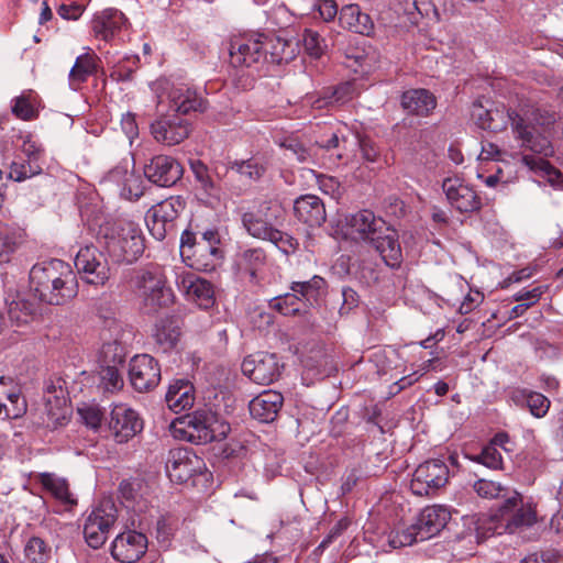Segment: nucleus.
Wrapping results in <instances>:
<instances>
[{"label":"nucleus","mask_w":563,"mask_h":563,"mask_svg":"<svg viewBox=\"0 0 563 563\" xmlns=\"http://www.w3.org/2000/svg\"><path fill=\"white\" fill-rule=\"evenodd\" d=\"M522 163L531 170L545 177L552 187L563 189V174L544 158L523 155Z\"/></svg>","instance_id":"40"},{"label":"nucleus","mask_w":563,"mask_h":563,"mask_svg":"<svg viewBox=\"0 0 563 563\" xmlns=\"http://www.w3.org/2000/svg\"><path fill=\"white\" fill-rule=\"evenodd\" d=\"M45 405L49 416L56 418L59 416L64 417V412L59 413V411L66 409L67 400L62 387L57 389L54 385L47 386L45 393Z\"/></svg>","instance_id":"46"},{"label":"nucleus","mask_w":563,"mask_h":563,"mask_svg":"<svg viewBox=\"0 0 563 563\" xmlns=\"http://www.w3.org/2000/svg\"><path fill=\"white\" fill-rule=\"evenodd\" d=\"M339 22L343 29L356 34L368 36L374 30L371 16L362 12L357 4L344 5L339 13Z\"/></svg>","instance_id":"33"},{"label":"nucleus","mask_w":563,"mask_h":563,"mask_svg":"<svg viewBox=\"0 0 563 563\" xmlns=\"http://www.w3.org/2000/svg\"><path fill=\"white\" fill-rule=\"evenodd\" d=\"M242 373L258 385H269L275 382L282 371V365L275 354L260 352L246 356L242 362Z\"/></svg>","instance_id":"14"},{"label":"nucleus","mask_w":563,"mask_h":563,"mask_svg":"<svg viewBox=\"0 0 563 563\" xmlns=\"http://www.w3.org/2000/svg\"><path fill=\"white\" fill-rule=\"evenodd\" d=\"M24 553L32 563H45L49 558L51 549L41 538L33 537L26 542Z\"/></svg>","instance_id":"49"},{"label":"nucleus","mask_w":563,"mask_h":563,"mask_svg":"<svg viewBox=\"0 0 563 563\" xmlns=\"http://www.w3.org/2000/svg\"><path fill=\"white\" fill-rule=\"evenodd\" d=\"M106 183L118 186L120 195L129 200H136L143 195V180L140 175L125 166H117L108 173Z\"/></svg>","instance_id":"27"},{"label":"nucleus","mask_w":563,"mask_h":563,"mask_svg":"<svg viewBox=\"0 0 563 563\" xmlns=\"http://www.w3.org/2000/svg\"><path fill=\"white\" fill-rule=\"evenodd\" d=\"M451 514L444 506L434 505L424 508L415 527L418 530L420 540H428L437 536L449 522Z\"/></svg>","instance_id":"24"},{"label":"nucleus","mask_w":563,"mask_h":563,"mask_svg":"<svg viewBox=\"0 0 563 563\" xmlns=\"http://www.w3.org/2000/svg\"><path fill=\"white\" fill-rule=\"evenodd\" d=\"M401 107L409 114L427 117L435 109L437 99L427 89H410L402 93Z\"/></svg>","instance_id":"31"},{"label":"nucleus","mask_w":563,"mask_h":563,"mask_svg":"<svg viewBox=\"0 0 563 563\" xmlns=\"http://www.w3.org/2000/svg\"><path fill=\"white\" fill-rule=\"evenodd\" d=\"M284 402V397L275 390H265L250 401L251 416L261 422H273Z\"/></svg>","instance_id":"28"},{"label":"nucleus","mask_w":563,"mask_h":563,"mask_svg":"<svg viewBox=\"0 0 563 563\" xmlns=\"http://www.w3.org/2000/svg\"><path fill=\"white\" fill-rule=\"evenodd\" d=\"M271 208L262 205L257 210L244 212L242 216V224L250 235L255 239L266 240L275 230L273 223L268 219Z\"/></svg>","instance_id":"32"},{"label":"nucleus","mask_w":563,"mask_h":563,"mask_svg":"<svg viewBox=\"0 0 563 563\" xmlns=\"http://www.w3.org/2000/svg\"><path fill=\"white\" fill-rule=\"evenodd\" d=\"M544 292L543 286H537L530 290H520L514 295V300L520 303H529V308L537 303Z\"/></svg>","instance_id":"59"},{"label":"nucleus","mask_w":563,"mask_h":563,"mask_svg":"<svg viewBox=\"0 0 563 563\" xmlns=\"http://www.w3.org/2000/svg\"><path fill=\"white\" fill-rule=\"evenodd\" d=\"M318 10L324 21L333 20L338 14V5L334 0H321Z\"/></svg>","instance_id":"63"},{"label":"nucleus","mask_w":563,"mask_h":563,"mask_svg":"<svg viewBox=\"0 0 563 563\" xmlns=\"http://www.w3.org/2000/svg\"><path fill=\"white\" fill-rule=\"evenodd\" d=\"M118 518V510L112 499H102L89 514L84 526L86 542L92 549L101 548Z\"/></svg>","instance_id":"10"},{"label":"nucleus","mask_w":563,"mask_h":563,"mask_svg":"<svg viewBox=\"0 0 563 563\" xmlns=\"http://www.w3.org/2000/svg\"><path fill=\"white\" fill-rule=\"evenodd\" d=\"M266 265V254L264 250L249 249L238 255L236 266L242 274L251 277V280H257L258 274Z\"/></svg>","instance_id":"36"},{"label":"nucleus","mask_w":563,"mask_h":563,"mask_svg":"<svg viewBox=\"0 0 563 563\" xmlns=\"http://www.w3.org/2000/svg\"><path fill=\"white\" fill-rule=\"evenodd\" d=\"M177 286L184 290L189 300L200 308L208 309L214 303V289L210 282L191 273L181 275L177 279Z\"/></svg>","instance_id":"23"},{"label":"nucleus","mask_w":563,"mask_h":563,"mask_svg":"<svg viewBox=\"0 0 563 563\" xmlns=\"http://www.w3.org/2000/svg\"><path fill=\"white\" fill-rule=\"evenodd\" d=\"M449 481V467L440 459L428 460L415 471L410 483L411 492L417 496H429L445 486Z\"/></svg>","instance_id":"12"},{"label":"nucleus","mask_w":563,"mask_h":563,"mask_svg":"<svg viewBox=\"0 0 563 563\" xmlns=\"http://www.w3.org/2000/svg\"><path fill=\"white\" fill-rule=\"evenodd\" d=\"M472 118L478 128L492 132H501L510 123L514 137L521 148L543 157L554 153L551 136L556 122L555 112L533 107L520 110L506 109L504 106L488 109L475 101Z\"/></svg>","instance_id":"1"},{"label":"nucleus","mask_w":563,"mask_h":563,"mask_svg":"<svg viewBox=\"0 0 563 563\" xmlns=\"http://www.w3.org/2000/svg\"><path fill=\"white\" fill-rule=\"evenodd\" d=\"M75 266L79 273L86 274L89 284L104 285L110 277L109 262L95 246L80 249L75 257Z\"/></svg>","instance_id":"18"},{"label":"nucleus","mask_w":563,"mask_h":563,"mask_svg":"<svg viewBox=\"0 0 563 563\" xmlns=\"http://www.w3.org/2000/svg\"><path fill=\"white\" fill-rule=\"evenodd\" d=\"M476 462L482 463L489 468H500L503 465V456L497 448L487 444L482 452L474 459Z\"/></svg>","instance_id":"55"},{"label":"nucleus","mask_w":563,"mask_h":563,"mask_svg":"<svg viewBox=\"0 0 563 563\" xmlns=\"http://www.w3.org/2000/svg\"><path fill=\"white\" fill-rule=\"evenodd\" d=\"M183 166L174 157L167 155L154 156L144 166L145 177L161 187H172L183 176Z\"/></svg>","instance_id":"19"},{"label":"nucleus","mask_w":563,"mask_h":563,"mask_svg":"<svg viewBox=\"0 0 563 563\" xmlns=\"http://www.w3.org/2000/svg\"><path fill=\"white\" fill-rule=\"evenodd\" d=\"M100 235L108 256L114 263H132L144 252V238L137 223L118 219L100 228Z\"/></svg>","instance_id":"7"},{"label":"nucleus","mask_w":563,"mask_h":563,"mask_svg":"<svg viewBox=\"0 0 563 563\" xmlns=\"http://www.w3.org/2000/svg\"><path fill=\"white\" fill-rule=\"evenodd\" d=\"M98 60V56L91 51L79 55L68 75L69 86L77 89L89 76L93 75L97 71Z\"/></svg>","instance_id":"35"},{"label":"nucleus","mask_w":563,"mask_h":563,"mask_svg":"<svg viewBox=\"0 0 563 563\" xmlns=\"http://www.w3.org/2000/svg\"><path fill=\"white\" fill-rule=\"evenodd\" d=\"M41 173L42 167L34 159H15L10 165L9 177L15 181H23Z\"/></svg>","instance_id":"44"},{"label":"nucleus","mask_w":563,"mask_h":563,"mask_svg":"<svg viewBox=\"0 0 563 563\" xmlns=\"http://www.w3.org/2000/svg\"><path fill=\"white\" fill-rule=\"evenodd\" d=\"M266 62L274 64L289 63L300 52V40L282 35H265Z\"/></svg>","instance_id":"25"},{"label":"nucleus","mask_w":563,"mask_h":563,"mask_svg":"<svg viewBox=\"0 0 563 563\" xmlns=\"http://www.w3.org/2000/svg\"><path fill=\"white\" fill-rule=\"evenodd\" d=\"M78 413L87 427L97 429L101 426L103 415L98 407L86 406L84 408H79Z\"/></svg>","instance_id":"57"},{"label":"nucleus","mask_w":563,"mask_h":563,"mask_svg":"<svg viewBox=\"0 0 563 563\" xmlns=\"http://www.w3.org/2000/svg\"><path fill=\"white\" fill-rule=\"evenodd\" d=\"M31 291L38 300L49 305H63L78 292L76 274L62 260L36 264L30 272Z\"/></svg>","instance_id":"4"},{"label":"nucleus","mask_w":563,"mask_h":563,"mask_svg":"<svg viewBox=\"0 0 563 563\" xmlns=\"http://www.w3.org/2000/svg\"><path fill=\"white\" fill-rule=\"evenodd\" d=\"M129 379L131 386L139 393L154 389L161 380V367L157 361L148 354H139L129 363Z\"/></svg>","instance_id":"15"},{"label":"nucleus","mask_w":563,"mask_h":563,"mask_svg":"<svg viewBox=\"0 0 563 563\" xmlns=\"http://www.w3.org/2000/svg\"><path fill=\"white\" fill-rule=\"evenodd\" d=\"M219 243V233L216 230L205 231L197 243V251L192 255L209 253L212 256H219L220 250L217 247Z\"/></svg>","instance_id":"52"},{"label":"nucleus","mask_w":563,"mask_h":563,"mask_svg":"<svg viewBox=\"0 0 563 563\" xmlns=\"http://www.w3.org/2000/svg\"><path fill=\"white\" fill-rule=\"evenodd\" d=\"M483 296L479 291L468 292L460 306V312L463 314L470 313L482 301Z\"/></svg>","instance_id":"64"},{"label":"nucleus","mask_w":563,"mask_h":563,"mask_svg":"<svg viewBox=\"0 0 563 563\" xmlns=\"http://www.w3.org/2000/svg\"><path fill=\"white\" fill-rule=\"evenodd\" d=\"M84 7L78 3L62 4L57 9V13L65 20H77L81 16Z\"/></svg>","instance_id":"61"},{"label":"nucleus","mask_w":563,"mask_h":563,"mask_svg":"<svg viewBox=\"0 0 563 563\" xmlns=\"http://www.w3.org/2000/svg\"><path fill=\"white\" fill-rule=\"evenodd\" d=\"M265 34L234 37L230 43V65L234 68L251 69L266 62Z\"/></svg>","instance_id":"11"},{"label":"nucleus","mask_w":563,"mask_h":563,"mask_svg":"<svg viewBox=\"0 0 563 563\" xmlns=\"http://www.w3.org/2000/svg\"><path fill=\"white\" fill-rule=\"evenodd\" d=\"M130 284L145 313L155 314L175 302V294L168 285L165 268L161 265L150 264L136 269Z\"/></svg>","instance_id":"6"},{"label":"nucleus","mask_w":563,"mask_h":563,"mask_svg":"<svg viewBox=\"0 0 563 563\" xmlns=\"http://www.w3.org/2000/svg\"><path fill=\"white\" fill-rule=\"evenodd\" d=\"M190 166L197 181L201 185L206 192L211 194V191L214 189V184L209 175L207 166L200 161L191 162Z\"/></svg>","instance_id":"56"},{"label":"nucleus","mask_w":563,"mask_h":563,"mask_svg":"<svg viewBox=\"0 0 563 563\" xmlns=\"http://www.w3.org/2000/svg\"><path fill=\"white\" fill-rule=\"evenodd\" d=\"M146 549L145 534L130 530L117 536L111 545V554L121 563H134L145 554Z\"/></svg>","instance_id":"20"},{"label":"nucleus","mask_w":563,"mask_h":563,"mask_svg":"<svg viewBox=\"0 0 563 563\" xmlns=\"http://www.w3.org/2000/svg\"><path fill=\"white\" fill-rule=\"evenodd\" d=\"M211 413L196 411L191 416L174 421L170 426L174 438L191 443H208L225 438L230 431L227 423L219 424Z\"/></svg>","instance_id":"9"},{"label":"nucleus","mask_w":563,"mask_h":563,"mask_svg":"<svg viewBox=\"0 0 563 563\" xmlns=\"http://www.w3.org/2000/svg\"><path fill=\"white\" fill-rule=\"evenodd\" d=\"M346 143L347 140L343 134L332 133L328 140L314 144L288 137L282 143V146L288 157L295 158L299 163L331 167L338 165L340 159H347Z\"/></svg>","instance_id":"8"},{"label":"nucleus","mask_w":563,"mask_h":563,"mask_svg":"<svg viewBox=\"0 0 563 563\" xmlns=\"http://www.w3.org/2000/svg\"><path fill=\"white\" fill-rule=\"evenodd\" d=\"M324 286L325 280L322 277L314 275L307 282H292L290 290L297 295V297H300L301 303L303 305L305 302L311 303L316 300L319 296V291L324 288Z\"/></svg>","instance_id":"41"},{"label":"nucleus","mask_w":563,"mask_h":563,"mask_svg":"<svg viewBox=\"0 0 563 563\" xmlns=\"http://www.w3.org/2000/svg\"><path fill=\"white\" fill-rule=\"evenodd\" d=\"M40 302L43 301L31 290L8 297L9 320L18 327L30 323L38 312Z\"/></svg>","instance_id":"22"},{"label":"nucleus","mask_w":563,"mask_h":563,"mask_svg":"<svg viewBox=\"0 0 563 563\" xmlns=\"http://www.w3.org/2000/svg\"><path fill=\"white\" fill-rule=\"evenodd\" d=\"M183 202L178 198H168L153 206L146 213L145 220L151 234L162 241L174 231L175 221L183 210Z\"/></svg>","instance_id":"13"},{"label":"nucleus","mask_w":563,"mask_h":563,"mask_svg":"<svg viewBox=\"0 0 563 563\" xmlns=\"http://www.w3.org/2000/svg\"><path fill=\"white\" fill-rule=\"evenodd\" d=\"M180 335V321L175 316H166L155 323L153 338L156 345L163 352H169L175 349Z\"/></svg>","instance_id":"30"},{"label":"nucleus","mask_w":563,"mask_h":563,"mask_svg":"<svg viewBox=\"0 0 563 563\" xmlns=\"http://www.w3.org/2000/svg\"><path fill=\"white\" fill-rule=\"evenodd\" d=\"M301 299L291 290L290 292L277 296L269 301V307L284 316H292L300 311Z\"/></svg>","instance_id":"45"},{"label":"nucleus","mask_w":563,"mask_h":563,"mask_svg":"<svg viewBox=\"0 0 563 563\" xmlns=\"http://www.w3.org/2000/svg\"><path fill=\"white\" fill-rule=\"evenodd\" d=\"M347 233L356 241L371 244L380 255L385 264L391 268L399 267L402 262L401 246L396 230L386 222L364 209L346 219Z\"/></svg>","instance_id":"2"},{"label":"nucleus","mask_w":563,"mask_h":563,"mask_svg":"<svg viewBox=\"0 0 563 563\" xmlns=\"http://www.w3.org/2000/svg\"><path fill=\"white\" fill-rule=\"evenodd\" d=\"M168 98L169 111L151 124V133L158 143L172 146L188 137L189 123L183 115L202 110L203 100L196 90L185 86L172 88Z\"/></svg>","instance_id":"3"},{"label":"nucleus","mask_w":563,"mask_h":563,"mask_svg":"<svg viewBox=\"0 0 563 563\" xmlns=\"http://www.w3.org/2000/svg\"><path fill=\"white\" fill-rule=\"evenodd\" d=\"M12 113L21 120L27 121L36 117V110L27 96L21 95L12 100Z\"/></svg>","instance_id":"53"},{"label":"nucleus","mask_w":563,"mask_h":563,"mask_svg":"<svg viewBox=\"0 0 563 563\" xmlns=\"http://www.w3.org/2000/svg\"><path fill=\"white\" fill-rule=\"evenodd\" d=\"M473 489L481 498H506L512 490L498 482L481 478L473 484Z\"/></svg>","instance_id":"43"},{"label":"nucleus","mask_w":563,"mask_h":563,"mask_svg":"<svg viewBox=\"0 0 563 563\" xmlns=\"http://www.w3.org/2000/svg\"><path fill=\"white\" fill-rule=\"evenodd\" d=\"M231 172L239 175L242 179L256 181L261 179L267 170V161L264 157L253 156L245 161H234L230 165Z\"/></svg>","instance_id":"39"},{"label":"nucleus","mask_w":563,"mask_h":563,"mask_svg":"<svg viewBox=\"0 0 563 563\" xmlns=\"http://www.w3.org/2000/svg\"><path fill=\"white\" fill-rule=\"evenodd\" d=\"M294 212L300 222L309 227H320L327 218L323 201L314 195L297 198L294 203Z\"/></svg>","instance_id":"29"},{"label":"nucleus","mask_w":563,"mask_h":563,"mask_svg":"<svg viewBox=\"0 0 563 563\" xmlns=\"http://www.w3.org/2000/svg\"><path fill=\"white\" fill-rule=\"evenodd\" d=\"M536 521L534 507L512 490L498 509L477 519L476 534L478 539H486L494 534L515 533L533 526Z\"/></svg>","instance_id":"5"},{"label":"nucleus","mask_w":563,"mask_h":563,"mask_svg":"<svg viewBox=\"0 0 563 563\" xmlns=\"http://www.w3.org/2000/svg\"><path fill=\"white\" fill-rule=\"evenodd\" d=\"M346 140H347V143H346V151H347V154H349V157L347 159H340V162L346 164L355 147L358 146L361 152H362V156L365 161L367 162H376L378 156H379V151L377 150V147L375 146V144L367 137H360L358 135H351V137L349 136H345L343 135Z\"/></svg>","instance_id":"42"},{"label":"nucleus","mask_w":563,"mask_h":563,"mask_svg":"<svg viewBox=\"0 0 563 563\" xmlns=\"http://www.w3.org/2000/svg\"><path fill=\"white\" fill-rule=\"evenodd\" d=\"M267 241L272 242L285 255L294 254L299 247V242L294 236L277 229L273 231Z\"/></svg>","instance_id":"51"},{"label":"nucleus","mask_w":563,"mask_h":563,"mask_svg":"<svg viewBox=\"0 0 563 563\" xmlns=\"http://www.w3.org/2000/svg\"><path fill=\"white\" fill-rule=\"evenodd\" d=\"M121 126L130 142L139 135V128L135 121V117L131 113H126L122 117Z\"/></svg>","instance_id":"62"},{"label":"nucleus","mask_w":563,"mask_h":563,"mask_svg":"<svg viewBox=\"0 0 563 563\" xmlns=\"http://www.w3.org/2000/svg\"><path fill=\"white\" fill-rule=\"evenodd\" d=\"M22 242L23 234L20 230L0 222V264L9 263Z\"/></svg>","instance_id":"38"},{"label":"nucleus","mask_w":563,"mask_h":563,"mask_svg":"<svg viewBox=\"0 0 563 563\" xmlns=\"http://www.w3.org/2000/svg\"><path fill=\"white\" fill-rule=\"evenodd\" d=\"M109 430L118 443H126L143 429L139 413L125 404L114 405L108 421Z\"/></svg>","instance_id":"16"},{"label":"nucleus","mask_w":563,"mask_h":563,"mask_svg":"<svg viewBox=\"0 0 563 563\" xmlns=\"http://www.w3.org/2000/svg\"><path fill=\"white\" fill-rule=\"evenodd\" d=\"M522 397L533 417L542 418L548 413L551 401L541 393L522 390Z\"/></svg>","instance_id":"47"},{"label":"nucleus","mask_w":563,"mask_h":563,"mask_svg":"<svg viewBox=\"0 0 563 563\" xmlns=\"http://www.w3.org/2000/svg\"><path fill=\"white\" fill-rule=\"evenodd\" d=\"M301 41L306 53L312 58H320L325 52V41L317 31L306 29Z\"/></svg>","instance_id":"48"},{"label":"nucleus","mask_w":563,"mask_h":563,"mask_svg":"<svg viewBox=\"0 0 563 563\" xmlns=\"http://www.w3.org/2000/svg\"><path fill=\"white\" fill-rule=\"evenodd\" d=\"M167 407L175 413H179L194 405V386L186 379H177L172 383L165 395Z\"/></svg>","instance_id":"34"},{"label":"nucleus","mask_w":563,"mask_h":563,"mask_svg":"<svg viewBox=\"0 0 563 563\" xmlns=\"http://www.w3.org/2000/svg\"><path fill=\"white\" fill-rule=\"evenodd\" d=\"M559 553L555 550L533 552L525 556L519 563H558Z\"/></svg>","instance_id":"58"},{"label":"nucleus","mask_w":563,"mask_h":563,"mask_svg":"<svg viewBox=\"0 0 563 563\" xmlns=\"http://www.w3.org/2000/svg\"><path fill=\"white\" fill-rule=\"evenodd\" d=\"M202 466V460L192 451L184 448L170 450L165 463L168 478L178 484L185 483L195 474L200 473Z\"/></svg>","instance_id":"17"},{"label":"nucleus","mask_w":563,"mask_h":563,"mask_svg":"<svg viewBox=\"0 0 563 563\" xmlns=\"http://www.w3.org/2000/svg\"><path fill=\"white\" fill-rule=\"evenodd\" d=\"M18 405V407H9V405L4 400H0V418L18 419L22 417L26 412V404H22L20 401Z\"/></svg>","instance_id":"60"},{"label":"nucleus","mask_w":563,"mask_h":563,"mask_svg":"<svg viewBox=\"0 0 563 563\" xmlns=\"http://www.w3.org/2000/svg\"><path fill=\"white\" fill-rule=\"evenodd\" d=\"M442 189L449 203L459 212H474L481 209V198L472 187L460 178H445Z\"/></svg>","instance_id":"21"},{"label":"nucleus","mask_w":563,"mask_h":563,"mask_svg":"<svg viewBox=\"0 0 563 563\" xmlns=\"http://www.w3.org/2000/svg\"><path fill=\"white\" fill-rule=\"evenodd\" d=\"M40 483L66 508H71L77 504V499L70 493L66 479L51 473H43L40 475Z\"/></svg>","instance_id":"37"},{"label":"nucleus","mask_w":563,"mask_h":563,"mask_svg":"<svg viewBox=\"0 0 563 563\" xmlns=\"http://www.w3.org/2000/svg\"><path fill=\"white\" fill-rule=\"evenodd\" d=\"M419 541L421 540L415 525L402 530L393 531L388 538L389 545L394 549L408 547Z\"/></svg>","instance_id":"50"},{"label":"nucleus","mask_w":563,"mask_h":563,"mask_svg":"<svg viewBox=\"0 0 563 563\" xmlns=\"http://www.w3.org/2000/svg\"><path fill=\"white\" fill-rule=\"evenodd\" d=\"M126 25V18L117 9H106L96 14L92 20L95 36L106 42L113 40Z\"/></svg>","instance_id":"26"},{"label":"nucleus","mask_w":563,"mask_h":563,"mask_svg":"<svg viewBox=\"0 0 563 563\" xmlns=\"http://www.w3.org/2000/svg\"><path fill=\"white\" fill-rule=\"evenodd\" d=\"M100 383L107 391H114L123 386V378L114 365H107L100 371Z\"/></svg>","instance_id":"54"}]
</instances>
